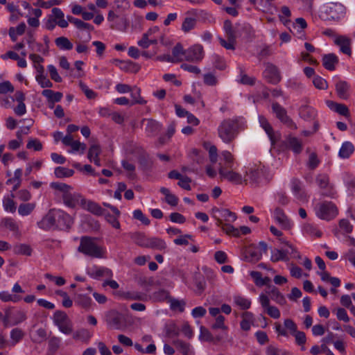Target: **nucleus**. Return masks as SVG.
I'll list each match as a JSON object with an SVG mask.
<instances>
[{"instance_id":"f257e3e1","label":"nucleus","mask_w":355,"mask_h":355,"mask_svg":"<svg viewBox=\"0 0 355 355\" xmlns=\"http://www.w3.org/2000/svg\"><path fill=\"white\" fill-rule=\"evenodd\" d=\"M219 137L225 143L232 142L239 132L237 119H225L218 127Z\"/></svg>"},{"instance_id":"f03ea898","label":"nucleus","mask_w":355,"mask_h":355,"mask_svg":"<svg viewBox=\"0 0 355 355\" xmlns=\"http://www.w3.org/2000/svg\"><path fill=\"white\" fill-rule=\"evenodd\" d=\"M94 241V238L83 236L80 239V243L78 248V252L94 258L103 257L104 251Z\"/></svg>"},{"instance_id":"7ed1b4c3","label":"nucleus","mask_w":355,"mask_h":355,"mask_svg":"<svg viewBox=\"0 0 355 355\" xmlns=\"http://www.w3.org/2000/svg\"><path fill=\"white\" fill-rule=\"evenodd\" d=\"M316 215L322 220H329L338 214V209L332 202L324 201L318 205Z\"/></svg>"},{"instance_id":"20e7f679","label":"nucleus","mask_w":355,"mask_h":355,"mask_svg":"<svg viewBox=\"0 0 355 355\" xmlns=\"http://www.w3.org/2000/svg\"><path fill=\"white\" fill-rule=\"evenodd\" d=\"M53 322L60 331L70 334L73 331V325L67 314L62 311H57L53 314Z\"/></svg>"},{"instance_id":"39448f33","label":"nucleus","mask_w":355,"mask_h":355,"mask_svg":"<svg viewBox=\"0 0 355 355\" xmlns=\"http://www.w3.org/2000/svg\"><path fill=\"white\" fill-rule=\"evenodd\" d=\"M273 112L276 116L286 125L292 129H296L297 126L293 120L287 115L286 110L282 107L278 103H274L272 105Z\"/></svg>"},{"instance_id":"423d86ee","label":"nucleus","mask_w":355,"mask_h":355,"mask_svg":"<svg viewBox=\"0 0 355 355\" xmlns=\"http://www.w3.org/2000/svg\"><path fill=\"white\" fill-rule=\"evenodd\" d=\"M204 56L203 47L200 44H194L186 49L184 60L188 62H198Z\"/></svg>"},{"instance_id":"0eeeda50","label":"nucleus","mask_w":355,"mask_h":355,"mask_svg":"<svg viewBox=\"0 0 355 355\" xmlns=\"http://www.w3.org/2000/svg\"><path fill=\"white\" fill-rule=\"evenodd\" d=\"M263 76L268 83L273 85L277 84L281 80V76L277 67L270 63L266 64Z\"/></svg>"},{"instance_id":"6e6552de","label":"nucleus","mask_w":355,"mask_h":355,"mask_svg":"<svg viewBox=\"0 0 355 355\" xmlns=\"http://www.w3.org/2000/svg\"><path fill=\"white\" fill-rule=\"evenodd\" d=\"M58 224L57 210L51 209L38 223L40 228L44 230H49L54 225Z\"/></svg>"},{"instance_id":"1a4fd4ad","label":"nucleus","mask_w":355,"mask_h":355,"mask_svg":"<svg viewBox=\"0 0 355 355\" xmlns=\"http://www.w3.org/2000/svg\"><path fill=\"white\" fill-rule=\"evenodd\" d=\"M123 320V315L116 311L112 310L107 315V324L116 329H121Z\"/></svg>"},{"instance_id":"9d476101","label":"nucleus","mask_w":355,"mask_h":355,"mask_svg":"<svg viewBox=\"0 0 355 355\" xmlns=\"http://www.w3.org/2000/svg\"><path fill=\"white\" fill-rule=\"evenodd\" d=\"M212 211L217 214L215 216L217 219V223H218V219L227 222H234L236 220L237 216L235 213L232 212L230 209H219L217 207H214L212 209Z\"/></svg>"},{"instance_id":"9b49d317","label":"nucleus","mask_w":355,"mask_h":355,"mask_svg":"<svg viewBox=\"0 0 355 355\" xmlns=\"http://www.w3.org/2000/svg\"><path fill=\"white\" fill-rule=\"evenodd\" d=\"M338 96L343 100H347L350 97V85L345 80H339L335 85Z\"/></svg>"},{"instance_id":"f8f14e48","label":"nucleus","mask_w":355,"mask_h":355,"mask_svg":"<svg viewBox=\"0 0 355 355\" xmlns=\"http://www.w3.org/2000/svg\"><path fill=\"white\" fill-rule=\"evenodd\" d=\"M112 62L125 71L137 73L140 69V67L137 64L131 61H123L119 59H113Z\"/></svg>"},{"instance_id":"ddd939ff","label":"nucleus","mask_w":355,"mask_h":355,"mask_svg":"<svg viewBox=\"0 0 355 355\" xmlns=\"http://www.w3.org/2000/svg\"><path fill=\"white\" fill-rule=\"evenodd\" d=\"M259 121L261 126L264 129L268 135L272 145H275L277 140L279 139V136L275 134L272 127L264 116H260L259 117Z\"/></svg>"},{"instance_id":"4468645a","label":"nucleus","mask_w":355,"mask_h":355,"mask_svg":"<svg viewBox=\"0 0 355 355\" xmlns=\"http://www.w3.org/2000/svg\"><path fill=\"white\" fill-rule=\"evenodd\" d=\"M335 44L340 46V51L348 55L352 54L351 40L346 36L340 35L334 41Z\"/></svg>"},{"instance_id":"2eb2a0df","label":"nucleus","mask_w":355,"mask_h":355,"mask_svg":"<svg viewBox=\"0 0 355 355\" xmlns=\"http://www.w3.org/2000/svg\"><path fill=\"white\" fill-rule=\"evenodd\" d=\"M286 144L287 147L295 154H300L302 150V142L295 137L288 135L286 139Z\"/></svg>"},{"instance_id":"dca6fc26","label":"nucleus","mask_w":355,"mask_h":355,"mask_svg":"<svg viewBox=\"0 0 355 355\" xmlns=\"http://www.w3.org/2000/svg\"><path fill=\"white\" fill-rule=\"evenodd\" d=\"M275 218L278 223L285 230H290L291 225L290 220L286 216L283 209L277 207L275 209Z\"/></svg>"},{"instance_id":"f3484780","label":"nucleus","mask_w":355,"mask_h":355,"mask_svg":"<svg viewBox=\"0 0 355 355\" xmlns=\"http://www.w3.org/2000/svg\"><path fill=\"white\" fill-rule=\"evenodd\" d=\"M261 257L262 253L258 250L254 245H250L245 251V259L249 262H257Z\"/></svg>"},{"instance_id":"a211bd4d","label":"nucleus","mask_w":355,"mask_h":355,"mask_svg":"<svg viewBox=\"0 0 355 355\" xmlns=\"http://www.w3.org/2000/svg\"><path fill=\"white\" fill-rule=\"evenodd\" d=\"M58 224L60 228H69L73 223L72 218L62 211L57 210Z\"/></svg>"},{"instance_id":"6ab92c4d","label":"nucleus","mask_w":355,"mask_h":355,"mask_svg":"<svg viewBox=\"0 0 355 355\" xmlns=\"http://www.w3.org/2000/svg\"><path fill=\"white\" fill-rule=\"evenodd\" d=\"M338 63V58L334 53L325 54L322 57V64L329 71H334Z\"/></svg>"},{"instance_id":"aec40b11","label":"nucleus","mask_w":355,"mask_h":355,"mask_svg":"<svg viewBox=\"0 0 355 355\" xmlns=\"http://www.w3.org/2000/svg\"><path fill=\"white\" fill-rule=\"evenodd\" d=\"M316 182L321 189H326L325 191L322 192V195L324 196H331L334 194L331 188L329 189V180L328 176L325 175H318L316 178Z\"/></svg>"},{"instance_id":"412c9836","label":"nucleus","mask_w":355,"mask_h":355,"mask_svg":"<svg viewBox=\"0 0 355 355\" xmlns=\"http://www.w3.org/2000/svg\"><path fill=\"white\" fill-rule=\"evenodd\" d=\"M345 13V6L339 3H330L329 7V14L332 19H338L341 15Z\"/></svg>"},{"instance_id":"4be33fe9","label":"nucleus","mask_w":355,"mask_h":355,"mask_svg":"<svg viewBox=\"0 0 355 355\" xmlns=\"http://www.w3.org/2000/svg\"><path fill=\"white\" fill-rule=\"evenodd\" d=\"M218 173L221 178H226L230 182L239 183L241 181V175L240 174L232 171H227L222 166L219 168Z\"/></svg>"},{"instance_id":"5701e85b","label":"nucleus","mask_w":355,"mask_h":355,"mask_svg":"<svg viewBox=\"0 0 355 355\" xmlns=\"http://www.w3.org/2000/svg\"><path fill=\"white\" fill-rule=\"evenodd\" d=\"M138 162L139 164L140 168L143 171H148L153 166V161L150 158L149 155L142 151L138 156Z\"/></svg>"},{"instance_id":"b1692460","label":"nucleus","mask_w":355,"mask_h":355,"mask_svg":"<svg viewBox=\"0 0 355 355\" xmlns=\"http://www.w3.org/2000/svg\"><path fill=\"white\" fill-rule=\"evenodd\" d=\"M42 94L45 96L49 104L54 105L55 103L60 102L62 98V93L60 92H53L51 89H44Z\"/></svg>"},{"instance_id":"393cba45","label":"nucleus","mask_w":355,"mask_h":355,"mask_svg":"<svg viewBox=\"0 0 355 355\" xmlns=\"http://www.w3.org/2000/svg\"><path fill=\"white\" fill-rule=\"evenodd\" d=\"M142 123L145 125L146 131L151 134H156L161 130V125L154 119H143Z\"/></svg>"},{"instance_id":"a878e982","label":"nucleus","mask_w":355,"mask_h":355,"mask_svg":"<svg viewBox=\"0 0 355 355\" xmlns=\"http://www.w3.org/2000/svg\"><path fill=\"white\" fill-rule=\"evenodd\" d=\"M173 58L175 59V62H180L184 60L186 56V50L180 43H178L172 49Z\"/></svg>"},{"instance_id":"bb28decb","label":"nucleus","mask_w":355,"mask_h":355,"mask_svg":"<svg viewBox=\"0 0 355 355\" xmlns=\"http://www.w3.org/2000/svg\"><path fill=\"white\" fill-rule=\"evenodd\" d=\"M354 146L349 141H345L343 144L340 150H339V156L341 158L345 159L349 157V156L354 153Z\"/></svg>"},{"instance_id":"cd10ccee","label":"nucleus","mask_w":355,"mask_h":355,"mask_svg":"<svg viewBox=\"0 0 355 355\" xmlns=\"http://www.w3.org/2000/svg\"><path fill=\"white\" fill-rule=\"evenodd\" d=\"M147 248L158 250H164L166 248V244L164 240L159 238L153 237L149 238Z\"/></svg>"},{"instance_id":"c85d7f7f","label":"nucleus","mask_w":355,"mask_h":355,"mask_svg":"<svg viewBox=\"0 0 355 355\" xmlns=\"http://www.w3.org/2000/svg\"><path fill=\"white\" fill-rule=\"evenodd\" d=\"M217 225L220 227L227 234H231L236 237H239L240 236V232L239 229L235 228L230 224L223 223L220 219H218V223H217Z\"/></svg>"},{"instance_id":"c756f323","label":"nucleus","mask_w":355,"mask_h":355,"mask_svg":"<svg viewBox=\"0 0 355 355\" xmlns=\"http://www.w3.org/2000/svg\"><path fill=\"white\" fill-rule=\"evenodd\" d=\"M329 106L334 109L336 112L340 114V115H343L344 116H349V111L348 107L342 103H338L333 101H330L329 103Z\"/></svg>"},{"instance_id":"7c9ffc66","label":"nucleus","mask_w":355,"mask_h":355,"mask_svg":"<svg viewBox=\"0 0 355 355\" xmlns=\"http://www.w3.org/2000/svg\"><path fill=\"white\" fill-rule=\"evenodd\" d=\"M12 325H17L26 320V314L24 311H13L11 309Z\"/></svg>"},{"instance_id":"2f4dec72","label":"nucleus","mask_w":355,"mask_h":355,"mask_svg":"<svg viewBox=\"0 0 355 355\" xmlns=\"http://www.w3.org/2000/svg\"><path fill=\"white\" fill-rule=\"evenodd\" d=\"M88 275H90V277L94 278L101 277L103 276H108L110 277L112 275V272L111 270L108 268H98L97 267H94V269L92 270V272L88 271Z\"/></svg>"},{"instance_id":"473e14b6","label":"nucleus","mask_w":355,"mask_h":355,"mask_svg":"<svg viewBox=\"0 0 355 355\" xmlns=\"http://www.w3.org/2000/svg\"><path fill=\"white\" fill-rule=\"evenodd\" d=\"M223 28L226 34L227 39L236 40V31L234 30L232 23L230 20L226 19L224 21Z\"/></svg>"},{"instance_id":"72a5a7b5","label":"nucleus","mask_w":355,"mask_h":355,"mask_svg":"<svg viewBox=\"0 0 355 355\" xmlns=\"http://www.w3.org/2000/svg\"><path fill=\"white\" fill-rule=\"evenodd\" d=\"M288 253L286 250H275L272 253L270 260L272 262H277L279 261H287L289 259Z\"/></svg>"},{"instance_id":"f704fd0d","label":"nucleus","mask_w":355,"mask_h":355,"mask_svg":"<svg viewBox=\"0 0 355 355\" xmlns=\"http://www.w3.org/2000/svg\"><path fill=\"white\" fill-rule=\"evenodd\" d=\"M86 208L89 211L96 216L105 214V211L99 205L92 201H88Z\"/></svg>"},{"instance_id":"c9c22d12","label":"nucleus","mask_w":355,"mask_h":355,"mask_svg":"<svg viewBox=\"0 0 355 355\" xmlns=\"http://www.w3.org/2000/svg\"><path fill=\"white\" fill-rule=\"evenodd\" d=\"M13 251L16 254H22L30 256L32 253V249L27 244H17L13 248Z\"/></svg>"},{"instance_id":"e433bc0d","label":"nucleus","mask_w":355,"mask_h":355,"mask_svg":"<svg viewBox=\"0 0 355 355\" xmlns=\"http://www.w3.org/2000/svg\"><path fill=\"white\" fill-rule=\"evenodd\" d=\"M131 238L137 245L143 248H147L149 238H147L145 235L135 232L132 234Z\"/></svg>"},{"instance_id":"4c0bfd02","label":"nucleus","mask_w":355,"mask_h":355,"mask_svg":"<svg viewBox=\"0 0 355 355\" xmlns=\"http://www.w3.org/2000/svg\"><path fill=\"white\" fill-rule=\"evenodd\" d=\"M55 175L58 178H69L74 174L73 169L58 166L55 168Z\"/></svg>"},{"instance_id":"58836bf2","label":"nucleus","mask_w":355,"mask_h":355,"mask_svg":"<svg viewBox=\"0 0 355 355\" xmlns=\"http://www.w3.org/2000/svg\"><path fill=\"white\" fill-rule=\"evenodd\" d=\"M76 303L84 309H89L92 300L89 296L85 295L80 294L78 295L76 300Z\"/></svg>"},{"instance_id":"ea45409f","label":"nucleus","mask_w":355,"mask_h":355,"mask_svg":"<svg viewBox=\"0 0 355 355\" xmlns=\"http://www.w3.org/2000/svg\"><path fill=\"white\" fill-rule=\"evenodd\" d=\"M195 285L196 286V293L200 295L205 288L206 281L205 278L202 275H197L195 277Z\"/></svg>"},{"instance_id":"a19ab883","label":"nucleus","mask_w":355,"mask_h":355,"mask_svg":"<svg viewBox=\"0 0 355 355\" xmlns=\"http://www.w3.org/2000/svg\"><path fill=\"white\" fill-rule=\"evenodd\" d=\"M55 43L61 49L70 50L73 48L72 43L65 37L56 38Z\"/></svg>"},{"instance_id":"79ce46f5","label":"nucleus","mask_w":355,"mask_h":355,"mask_svg":"<svg viewBox=\"0 0 355 355\" xmlns=\"http://www.w3.org/2000/svg\"><path fill=\"white\" fill-rule=\"evenodd\" d=\"M173 345L183 354L189 355V344L177 339L173 341Z\"/></svg>"},{"instance_id":"37998d69","label":"nucleus","mask_w":355,"mask_h":355,"mask_svg":"<svg viewBox=\"0 0 355 355\" xmlns=\"http://www.w3.org/2000/svg\"><path fill=\"white\" fill-rule=\"evenodd\" d=\"M196 25V19L193 17H186L182 24V30L184 33H188Z\"/></svg>"},{"instance_id":"c03bdc74","label":"nucleus","mask_w":355,"mask_h":355,"mask_svg":"<svg viewBox=\"0 0 355 355\" xmlns=\"http://www.w3.org/2000/svg\"><path fill=\"white\" fill-rule=\"evenodd\" d=\"M35 205L34 203H24L21 204L18 208V212L21 216H27L30 214L35 209Z\"/></svg>"},{"instance_id":"a18cd8bd","label":"nucleus","mask_w":355,"mask_h":355,"mask_svg":"<svg viewBox=\"0 0 355 355\" xmlns=\"http://www.w3.org/2000/svg\"><path fill=\"white\" fill-rule=\"evenodd\" d=\"M270 294L271 295V298L277 303L284 304L286 302L284 297L276 287L273 286L270 288Z\"/></svg>"},{"instance_id":"49530a36","label":"nucleus","mask_w":355,"mask_h":355,"mask_svg":"<svg viewBox=\"0 0 355 355\" xmlns=\"http://www.w3.org/2000/svg\"><path fill=\"white\" fill-rule=\"evenodd\" d=\"M101 146L98 144H92L90 146V147L89 148L87 157L90 162H92V159L96 157H98L99 156V155L101 154Z\"/></svg>"},{"instance_id":"de8ad7c7","label":"nucleus","mask_w":355,"mask_h":355,"mask_svg":"<svg viewBox=\"0 0 355 355\" xmlns=\"http://www.w3.org/2000/svg\"><path fill=\"white\" fill-rule=\"evenodd\" d=\"M235 304L240 306L241 309H248L250 307L251 302L243 297L241 296H235L234 298Z\"/></svg>"},{"instance_id":"09e8293b","label":"nucleus","mask_w":355,"mask_h":355,"mask_svg":"<svg viewBox=\"0 0 355 355\" xmlns=\"http://www.w3.org/2000/svg\"><path fill=\"white\" fill-rule=\"evenodd\" d=\"M303 230L305 233L309 235L315 236L318 238L322 236V232L311 224H305L303 227Z\"/></svg>"},{"instance_id":"8fccbe9b","label":"nucleus","mask_w":355,"mask_h":355,"mask_svg":"<svg viewBox=\"0 0 355 355\" xmlns=\"http://www.w3.org/2000/svg\"><path fill=\"white\" fill-rule=\"evenodd\" d=\"M313 83L318 89L325 90L328 88V83L327 80L318 76L314 77Z\"/></svg>"},{"instance_id":"3c124183","label":"nucleus","mask_w":355,"mask_h":355,"mask_svg":"<svg viewBox=\"0 0 355 355\" xmlns=\"http://www.w3.org/2000/svg\"><path fill=\"white\" fill-rule=\"evenodd\" d=\"M62 199L64 203L69 207H74L76 205V200L75 196L72 195L69 191L62 195Z\"/></svg>"},{"instance_id":"603ef678","label":"nucleus","mask_w":355,"mask_h":355,"mask_svg":"<svg viewBox=\"0 0 355 355\" xmlns=\"http://www.w3.org/2000/svg\"><path fill=\"white\" fill-rule=\"evenodd\" d=\"M55 293L61 297H62V306L66 307V308H70L72 304H73V302L72 300L70 299V297H69L68 294L63 291H61V290H58V291H55Z\"/></svg>"},{"instance_id":"864d4df0","label":"nucleus","mask_w":355,"mask_h":355,"mask_svg":"<svg viewBox=\"0 0 355 355\" xmlns=\"http://www.w3.org/2000/svg\"><path fill=\"white\" fill-rule=\"evenodd\" d=\"M125 297L132 300L144 301L147 299V295L146 294L139 292H128L125 294Z\"/></svg>"},{"instance_id":"5fc2aeb1","label":"nucleus","mask_w":355,"mask_h":355,"mask_svg":"<svg viewBox=\"0 0 355 355\" xmlns=\"http://www.w3.org/2000/svg\"><path fill=\"white\" fill-rule=\"evenodd\" d=\"M51 187L55 190L62 191L63 194L67 193L71 189V187L64 183L52 182L51 183Z\"/></svg>"},{"instance_id":"6e6d98bb","label":"nucleus","mask_w":355,"mask_h":355,"mask_svg":"<svg viewBox=\"0 0 355 355\" xmlns=\"http://www.w3.org/2000/svg\"><path fill=\"white\" fill-rule=\"evenodd\" d=\"M36 80L42 87H52L53 83L44 74H37Z\"/></svg>"},{"instance_id":"4d7b16f0","label":"nucleus","mask_w":355,"mask_h":355,"mask_svg":"<svg viewBox=\"0 0 355 355\" xmlns=\"http://www.w3.org/2000/svg\"><path fill=\"white\" fill-rule=\"evenodd\" d=\"M200 340L209 342H214V338L208 329L204 327H200V334L199 336Z\"/></svg>"},{"instance_id":"13d9d810","label":"nucleus","mask_w":355,"mask_h":355,"mask_svg":"<svg viewBox=\"0 0 355 355\" xmlns=\"http://www.w3.org/2000/svg\"><path fill=\"white\" fill-rule=\"evenodd\" d=\"M105 216V219L110 224L112 225V226L116 229H119L120 228V223L118 220V217L119 216H116L115 215H112L109 213H107L105 211V214H104Z\"/></svg>"},{"instance_id":"bf43d9fd","label":"nucleus","mask_w":355,"mask_h":355,"mask_svg":"<svg viewBox=\"0 0 355 355\" xmlns=\"http://www.w3.org/2000/svg\"><path fill=\"white\" fill-rule=\"evenodd\" d=\"M180 334L179 329L173 324H169L166 327V335L167 337L173 338L178 336Z\"/></svg>"},{"instance_id":"052dcab7","label":"nucleus","mask_w":355,"mask_h":355,"mask_svg":"<svg viewBox=\"0 0 355 355\" xmlns=\"http://www.w3.org/2000/svg\"><path fill=\"white\" fill-rule=\"evenodd\" d=\"M26 148L28 149L33 148L35 151H40L42 149V144L37 139H31L27 143Z\"/></svg>"},{"instance_id":"680f3d73","label":"nucleus","mask_w":355,"mask_h":355,"mask_svg":"<svg viewBox=\"0 0 355 355\" xmlns=\"http://www.w3.org/2000/svg\"><path fill=\"white\" fill-rule=\"evenodd\" d=\"M219 42L222 46L228 50H234L235 49V44L236 40L227 39V40H225V39L222 37H219Z\"/></svg>"},{"instance_id":"e2e57ef3","label":"nucleus","mask_w":355,"mask_h":355,"mask_svg":"<svg viewBox=\"0 0 355 355\" xmlns=\"http://www.w3.org/2000/svg\"><path fill=\"white\" fill-rule=\"evenodd\" d=\"M3 207L5 209L11 213H14L16 211V206L14 200L12 198H6L3 200Z\"/></svg>"},{"instance_id":"0e129e2a","label":"nucleus","mask_w":355,"mask_h":355,"mask_svg":"<svg viewBox=\"0 0 355 355\" xmlns=\"http://www.w3.org/2000/svg\"><path fill=\"white\" fill-rule=\"evenodd\" d=\"M24 336V333L23 331L19 328L13 329L10 333L11 338L15 341V343H18L20 340L23 338Z\"/></svg>"},{"instance_id":"69168bd1","label":"nucleus","mask_w":355,"mask_h":355,"mask_svg":"<svg viewBox=\"0 0 355 355\" xmlns=\"http://www.w3.org/2000/svg\"><path fill=\"white\" fill-rule=\"evenodd\" d=\"M320 163V161L317 157V155L316 153H311L309 155V161H308V166L310 169H314Z\"/></svg>"},{"instance_id":"338daca9","label":"nucleus","mask_w":355,"mask_h":355,"mask_svg":"<svg viewBox=\"0 0 355 355\" xmlns=\"http://www.w3.org/2000/svg\"><path fill=\"white\" fill-rule=\"evenodd\" d=\"M14 87L9 81H5L0 83V94H6L13 92Z\"/></svg>"},{"instance_id":"774afa93","label":"nucleus","mask_w":355,"mask_h":355,"mask_svg":"<svg viewBox=\"0 0 355 355\" xmlns=\"http://www.w3.org/2000/svg\"><path fill=\"white\" fill-rule=\"evenodd\" d=\"M171 221L177 223H184L186 221L185 217L180 213L173 212L169 216Z\"/></svg>"}]
</instances>
